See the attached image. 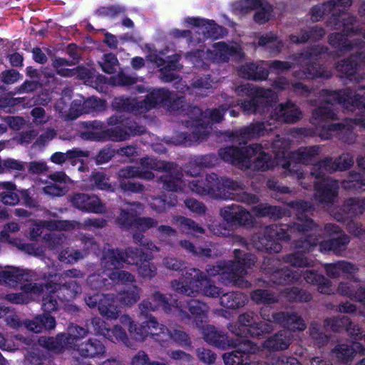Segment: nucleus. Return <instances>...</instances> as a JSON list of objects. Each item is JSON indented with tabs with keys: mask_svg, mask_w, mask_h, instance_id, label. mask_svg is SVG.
<instances>
[{
	"mask_svg": "<svg viewBox=\"0 0 365 365\" xmlns=\"http://www.w3.org/2000/svg\"><path fill=\"white\" fill-rule=\"evenodd\" d=\"M291 207L297 217V222L292 227H266L262 234L253 237V244L257 250L279 252L281 245L277 240H289L299 236L300 239L295 241V248L297 250L287 255L284 260L294 267H313L315 261L304 256V253L312 251L318 244L321 252L333 251L339 253L349 243V237L342 234L328 241L319 242L316 235L317 226L307 215L312 206L305 202H295L291 203Z\"/></svg>",
	"mask_w": 365,
	"mask_h": 365,
	"instance_id": "f257e3e1",
	"label": "nucleus"
},
{
	"mask_svg": "<svg viewBox=\"0 0 365 365\" xmlns=\"http://www.w3.org/2000/svg\"><path fill=\"white\" fill-rule=\"evenodd\" d=\"M324 105L319 106L312 113V121L321 128L319 135L324 140L331 138L334 133H347L356 127L365 128V119L345 120L344 123H333L330 120L336 118V113L331 107L334 103L341 104L343 108L350 111L359 110L365 114V87L358 88L354 93L350 89L339 92L323 91Z\"/></svg>",
	"mask_w": 365,
	"mask_h": 365,
	"instance_id": "f03ea898",
	"label": "nucleus"
},
{
	"mask_svg": "<svg viewBox=\"0 0 365 365\" xmlns=\"http://www.w3.org/2000/svg\"><path fill=\"white\" fill-rule=\"evenodd\" d=\"M269 312V309L267 307L261 309L260 314L262 319L267 322L260 323L255 322L252 313L241 314L238 318L237 323L231 324L229 329L237 336L259 337L272 331L273 324H279L292 329L304 330L307 328L303 319L297 314L277 312L270 317L267 313Z\"/></svg>",
	"mask_w": 365,
	"mask_h": 365,
	"instance_id": "7ed1b4c3",
	"label": "nucleus"
},
{
	"mask_svg": "<svg viewBox=\"0 0 365 365\" xmlns=\"http://www.w3.org/2000/svg\"><path fill=\"white\" fill-rule=\"evenodd\" d=\"M282 140H276L272 144V149L276 155L277 162L267 154L261 145L253 144L245 148H237L226 147L221 148L219 155L222 160L237 166L241 169L253 168L262 171L271 169L279 165V158L275 150L282 151Z\"/></svg>",
	"mask_w": 365,
	"mask_h": 365,
	"instance_id": "20e7f679",
	"label": "nucleus"
},
{
	"mask_svg": "<svg viewBox=\"0 0 365 365\" xmlns=\"http://www.w3.org/2000/svg\"><path fill=\"white\" fill-rule=\"evenodd\" d=\"M152 170L165 171V174L160 177L165 190L178 191L185 187V181L181 178L182 173L175 171L173 164L150 158H142L140 167L129 166L120 170L118 175L121 179L138 178L152 180L154 178Z\"/></svg>",
	"mask_w": 365,
	"mask_h": 365,
	"instance_id": "39448f33",
	"label": "nucleus"
},
{
	"mask_svg": "<svg viewBox=\"0 0 365 365\" xmlns=\"http://www.w3.org/2000/svg\"><path fill=\"white\" fill-rule=\"evenodd\" d=\"M353 164V157L349 153H345L334 163L327 158L314 165L311 175L317 179V181L314 182L315 197L319 202H331L338 193V182L326 177V174L336 170H346Z\"/></svg>",
	"mask_w": 365,
	"mask_h": 365,
	"instance_id": "423d86ee",
	"label": "nucleus"
},
{
	"mask_svg": "<svg viewBox=\"0 0 365 365\" xmlns=\"http://www.w3.org/2000/svg\"><path fill=\"white\" fill-rule=\"evenodd\" d=\"M234 253L235 262H220L215 266H209L206 269L207 274L210 277L219 275L220 280L225 284L232 283L240 287H249L250 284L243 277L255 265V257L251 254H246L241 258L240 250H235Z\"/></svg>",
	"mask_w": 365,
	"mask_h": 365,
	"instance_id": "0eeeda50",
	"label": "nucleus"
},
{
	"mask_svg": "<svg viewBox=\"0 0 365 365\" xmlns=\"http://www.w3.org/2000/svg\"><path fill=\"white\" fill-rule=\"evenodd\" d=\"M189 188L200 195H208L215 198L235 199L234 192L242 190L243 185L230 178H221L215 173L206 176L205 179L194 180L189 182Z\"/></svg>",
	"mask_w": 365,
	"mask_h": 365,
	"instance_id": "6e6552de",
	"label": "nucleus"
},
{
	"mask_svg": "<svg viewBox=\"0 0 365 365\" xmlns=\"http://www.w3.org/2000/svg\"><path fill=\"white\" fill-rule=\"evenodd\" d=\"M282 151L275 150L279 164L284 170L286 176L290 175L297 180L304 178V173L301 170L299 164H309L314 162L319 154V146L300 148L296 152L289 153L288 143L282 141Z\"/></svg>",
	"mask_w": 365,
	"mask_h": 365,
	"instance_id": "1a4fd4ad",
	"label": "nucleus"
},
{
	"mask_svg": "<svg viewBox=\"0 0 365 365\" xmlns=\"http://www.w3.org/2000/svg\"><path fill=\"white\" fill-rule=\"evenodd\" d=\"M171 285L178 293L187 296H195L200 290L204 295L210 297H217L220 294V289L209 284L206 276L194 268L187 269L183 274L182 282L173 280Z\"/></svg>",
	"mask_w": 365,
	"mask_h": 365,
	"instance_id": "9d476101",
	"label": "nucleus"
},
{
	"mask_svg": "<svg viewBox=\"0 0 365 365\" xmlns=\"http://www.w3.org/2000/svg\"><path fill=\"white\" fill-rule=\"evenodd\" d=\"M173 97L165 89L154 90L150 92L146 98L138 101L135 98H115L113 106L118 110H127L135 114H143L155 108L158 105L168 106Z\"/></svg>",
	"mask_w": 365,
	"mask_h": 365,
	"instance_id": "9b49d317",
	"label": "nucleus"
},
{
	"mask_svg": "<svg viewBox=\"0 0 365 365\" xmlns=\"http://www.w3.org/2000/svg\"><path fill=\"white\" fill-rule=\"evenodd\" d=\"M235 92L238 96H252V98L242 103L243 111L247 114L264 113L271 106L269 98L272 96L270 89H264L251 86L250 84L241 85L236 88Z\"/></svg>",
	"mask_w": 365,
	"mask_h": 365,
	"instance_id": "f8f14e48",
	"label": "nucleus"
},
{
	"mask_svg": "<svg viewBox=\"0 0 365 365\" xmlns=\"http://www.w3.org/2000/svg\"><path fill=\"white\" fill-rule=\"evenodd\" d=\"M230 106V104L227 106H222L218 108L207 109L205 112H202L200 108L194 107L192 109V115L199 116L191 123L192 126L195 128L194 137L200 141L205 140L210 133V124L221 121L224 113Z\"/></svg>",
	"mask_w": 365,
	"mask_h": 365,
	"instance_id": "ddd939ff",
	"label": "nucleus"
},
{
	"mask_svg": "<svg viewBox=\"0 0 365 365\" xmlns=\"http://www.w3.org/2000/svg\"><path fill=\"white\" fill-rule=\"evenodd\" d=\"M120 321L128 329L130 334L140 341H144L148 336H159L160 334L166 335L168 332V329L163 324H160L154 317H150L148 321L142 323L140 327H137L127 314L121 316Z\"/></svg>",
	"mask_w": 365,
	"mask_h": 365,
	"instance_id": "4468645a",
	"label": "nucleus"
},
{
	"mask_svg": "<svg viewBox=\"0 0 365 365\" xmlns=\"http://www.w3.org/2000/svg\"><path fill=\"white\" fill-rule=\"evenodd\" d=\"M108 123L110 125H115L118 124L119 125L113 128L105 130L106 141L112 140L118 142L126 140L130 136L140 135L145 131L143 126L138 125L135 122H131L128 119L122 120L120 118L117 116H112L109 118Z\"/></svg>",
	"mask_w": 365,
	"mask_h": 365,
	"instance_id": "2eb2a0df",
	"label": "nucleus"
},
{
	"mask_svg": "<svg viewBox=\"0 0 365 365\" xmlns=\"http://www.w3.org/2000/svg\"><path fill=\"white\" fill-rule=\"evenodd\" d=\"M140 252L138 249L128 247L124 252L119 250H108L101 259V266L108 269H120L123 264H138Z\"/></svg>",
	"mask_w": 365,
	"mask_h": 365,
	"instance_id": "dca6fc26",
	"label": "nucleus"
},
{
	"mask_svg": "<svg viewBox=\"0 0 365 365\" xmlns=\"http://www.w3.org/2000/svg\"><path fill=\"white\" fill-rule=\"evenodd\" d=\"M87 305L91 308L98 306L99 313L108 319H116L119 317L120 309L116 305L117 297L113 294H95L85 299Z\"/></svg>",
	"mask_w": 365,
	"mask_h": 365,
	"instance_id": "f3484780",
	"label": "nucleus"
},
{
	"mask_svg": "<svg viewBox=\"0 0 365 365\" xmlns=\"http://www.w3.org/2000/svg\"><path fill=\"white\" fill-rule=\"evenodd\" d=\"M231 346L237 347L232 352L225 353L223 360L225 365H247L250 360V354L255 353L258 347L250 340L231 341Z\"/></svg>",
	"mask_w": 365,
	"mask_h": 365,
	"instance_id": "a211bd4d",
	"label": "nucleus"
},
{
	"mask_svg": "<svg viewBox=\"0 0 365 365\" xmlns=\"http://www.w3.org/2000/svg\"><path fill=\"white\" fill-rule=\"evenodd\" d=\"M321 50L314 48L313 52L302 53L299 57L297 62L302 67L306 66V69L297 73L299 78H312L317 77L329 78L331 76L329 71H325L323 68L317 64L315 61L317 56L321 53Z\"/></svg>",
	"mask_w": 365,
	"mask_h": 365,
	"instance_id": "6ab92c4d",
	"label": "nucleus"
},
{
	"mask_svg": "<svg viewBox=\"0 0 365 365\" xmlns=\"http://www.w3.org/2000/svg\"><path fill=\"white\" fill-rule=\"evenodd\" d=\"M69 202L75 208L86 212L103 213L106 205L96 195L76 192L69 197Z\"/></svg>",
	"mask_w": 365,
	"mask_h": 365,
	"instance_id": "aec40b11",
	"label": "nucleus"
},
{
	"mask_svg": "<svg viewBox=\"0 0 365 365\" xmlns=\"http://www.w3.org/2000/svg\"><path fill=\"white\" fill-rule=\"evenodd\" d=\"M91 324L94 331L98 334L102 335L111 341H122L127 346H130L127 334L120 326L115 325L113 329H109L107 327L106 323L98 317L93 318Z\"/></svg>",
	"mask_w": 365,
	"mask_h": 365,
	"instance_id": "412c9836",
	"label": "nucleus"
},
{
	"mask_svg": "<svg viewBox=\"0 0 365 365\" xmlns=\"http://www.w3.org/2000/svg\"><path fill=\"white\" fill-rule=\"evenodd\" d=\"M207 58L217 63L224 62L228 60L230 56L242 54L241 48L237 43L230 46L224 42H217L213 45L212 50H207Z\"/></svg>",
	"mask_w": 365,
	"mask_h": 365,
	"instance_id": "4be33fe9",
	"label": "nucleus"
},
{
	"mask_svg": "<svg viewBox=\"0 0 365 365\" xmlns=\"http://www.w3.org/2000/svg\"><path fill=\"white\" fill-rule=\"evenodd\" d=\"M272 118L281 122L293 123L302 117L301 110L290 101L279 104L271 113Z\"/></svg>",
	"mask_w": 365,
	"mask_h": 365,
	"instance_id": "5701e85b",
	"label": "nucleus"
},
{
	"mask_svg": "<svg viewBox=\"0 0 365 365\" xmlns=\"http://www.w3.org/2000/svg\"><path fill=\"white\" fill-rule=\"evenodd\" d=\"M73 351L82 358L94 359L105 356L106 349L100 340L93 338L81 343Z\"/></svg>",
	"mask_w": 365,
	"mask_h": 365,
	"instance_id": "b1692460",
	"label": "nucleus"
},
{
	"mask_svg": "<svg viewBox=\"0 0 365 365\" xmlns=\"http://www.w3.org/2000/svg\"><path fill=\"white\" fill-rule=\"evenodd\" d=\"M46 288L51 292L57 291L58 297H62L66 301H70L81 292V286L76 281L53 282L46 284Z\"/></svg>",
	"mask_w": 365,
	"mask_h": 365,
	"instance_id": "393cba45",
	"label": "nucleus"
},
{
	"mask_svg": "<svg viewBox=\"0 0 365 365\" xmlns=\"http://www.w3.org/2000/svg\"><path fill=\"white\" fill-rule=\"evenodd\" d=\"M22 292L20 293H14L7 294L6 299L15 304L28 303L35 299V297H38L43 290V284H27L21 287Z\"/></svg>",
	"mask_w": 365,
	"mask_h": 365,
	"instance_id": "a878e982",
	"label": "nucleus"
},
{
	"mask_svg": "<svg viewBox=\"0 0 365 365\" xmlns=\"http://www.w3.org/2000/svg\"><path fill=\"white\" fill-rule=\"evenodd\" d=\"M151 299L152 302L149 300H144L139 304L138 307L141 314L155 311L160 307H162L165 311H169L171 309V306L176 307V308L180 309V312H184L182 310L183 306L182 304L179 305L177 301H174L173 304L169 303L165 297L159 292H155L153 294Z\"/></svg>",
	"mask_w": 365,
	"mask_h": 365,
	"instance_id": "bb28decb",
	"label": "nucleus"
},
{
	"mask_svg": "<svg viewBox=\"0 0 365 365\" xmlns=\"http://www.w3.org/2000/svg\"><path fill=\"white\" fill-rule=\"evenodd\" d=\"M104 101L94 97L88 98L86 100H75L71 103V111L76 108L75 113L70 115L71 118H76L83 113H90L100 110L104 107Z\"/></svg>",
	"mask_w": 365,
	"mask_h": 365,
	"instance_id": "cd10ccee",
	"label": "nucleus"
},
{
	"mask_svg": "<svg viewBox=\"0 0 365 365\" xmlns=\"http://www.w3.org/2000/svg\"><path fill=\"white\" fill-rule=\"evenodd\" d=\"M344 26L343 34L336 33L329 36V42L331 45L336 48H339L341 51L343 50H346L348 46V43H349L351 41H355L354 38V35L351 32V27L350 25H352V20L349 21L348 23H341L339 21L336 24V29H340L341 26Z\"/></svg>",
	"mask_w": 365,
	"mask_h": 365,
	"instance_id": "c85d7f7f",
	"label": "nucleus"
},
{
	"mask_svg": "<svg viewBox=\"0 0 365 365\" xmlns=\"http://www.w3.org/2000/svg\"><path fill=\"white\" fill-rule=\"evenodd\" d=\"M364 354L365 348L359 342H353L351 345L346 344H338L332 351L333 356L338 361L347 363L351 361L355 354Z\"/></svg>",
	"mask_w": 365,
	"mask_h": 365,
	"instance_id": "c756f323",
	"label": "nucleus"
},
{
	"mask_svg": "<svg viewBox=\"0 0 365 365\" xmlns=\"http://www.w3.org/2000/svg\"><path fill=\"white\" fill-rule=\"evenodd\" d=\"M324 323L326 327H329L334 331H338L341 329L345 328L346 331L355 339H361L364 336L359 327L352 324L346 317L340 319H327Z\"/></svg>",
	"mask_w": 365,
	"mask_h": 365,
	"instance_id": "7c9ffc66",
	"label": "nucleus"
},
{
	"mask_svg": "<svg viewBox=\"0 0 365 365\" xmlns=\"http://www.w3.org/2000/svg\"><path fill=\"white\" fill-rule=\"evenodd\" d=\"M24 325L29 331L41 333L43 329H53L56 322L53 317L45 313L36 316L32 320L25 321Z\"/></svg>",
	"mask_w": 365,
	"mask_h": 365,
	"instance_id": "2f4dec72",
	"label": "nucleus"
},
{
	"mask_svg": "<svg viewBox=\"0 0 365 365\" xmlns=\"http://www.w3.org/2000/svg\"><path fill=\"white\" fill-rule=\"evenodd\" d=\"M283 327H285V326ZM286 328L287 330L280 331L265 341L263 344L264 347L272 351L287 349L291 341V331L298 330V329H292L287 327ZM299 331L300 330L299 329Z\"/></svg>",
	"mask_w": 365,
	"mask_h": 365,
	"instance_id": "473e14b6",
	"label": "nucleus"
},
{
	"mask_svg": "<svg viewBox=\"0 0 365 365\" xmlns=\"http://www.w3.org/2000/svg\"><path fill=\"white\" fill-rule=\"evenodd\" d=\"M202 334L204 339L208 344L217 348L226 349L232 345L225 334L217 331L212 326L207 325L204 327Z\"/></svg>",
	"mask_w": 365,
	"mask_h": 365,
	"instance_id": "72a5a7b5",
	"label": "nucleus"
},
{
	"mask_svg": "<svg viewBox=\"0 0 365 365\" xmlns=\"http://www.w3.org/2000/svg\"><path fill=\"white\" fill-rule=\"evenodd\" d=\"M28 274L25 270L14 267H7L0 271V284L9 287H16L25 279Z\"/></svg>",
	"mask_w": 365,
	"mask_h": 365,
	"instance_id": "f704fd0d",
	"label": "nucleus"
},
{
	"mask_svg": "<svg viewBox=\"0 0 365 365\" xmlns=\"http://www.w3.org/2000/svg\"><path fill=\"white\" fill-rule=\"evenodd\" d=\"M354 62L355 60L353 58L348 59L347 61H342L338 63L336 69L351 81H359V78L357 76L358 71L360 68L365 66V56H363L362 60L360 63Z\"/></svg>",
	"mask_w": 365,
	"mask_h": 365,
	"instance_id": "c9c22d12",
	"label": "nucleus"
},
{
	"mask_svg": "<svg viewBox=\"0 0 365 365\" xmlns=\"http://www.w3.org/2000/svg\"><path fill=\"white\" fill-rule=\"evenodd\" d=\"M88 331L78 325L71 324L68 327L67 334H64V341L67 349L74 350L79 345L78 342L85 338Z\"/></svg>",
	"mask_w": 365,
	"mask_h": 365,
	"instance_id": "e433bc0d",
	"label": "nucleus"
},
{
	"mask_svg": "<svg viewBox=\"0 0 365 365\" xmlns=\"http://www.w3.org/2000/svg\"><path fill=\"white\" fill-rule=\"evenodd\" d=\"M89 190H101L106 191H114L113 185L110 182V178L102 171H94L88 178Z\"/></svg>",
	"mask_w": 365,
	"mask_h": 365,
	"instance_id": "4c0bfd02",
	"label": "nucleus"
},
{
	"mask_svg": "<svg viewBox=\"0 0 365 365\" xmlns=\"http://www.w3.org/2000/svg\"><path fill=\"white\" fill-rule=\"evenodd\" d=\"M143 210V205L139 202H133L128 211L122 210L118 218V223L123 227H134L135 219Z\"/></svg>",
	"mask_w": 365,
	"mask_h": 365,
	"instance_id": "58836bf2",
	"label": "nucleus"
},
{
	"mask_svg": "<svg viewBox=\"0 0 365 365\" xmlns=\"http://www.w3.org/2000/svg\"><path fill=\"white\" fill-rule=\"evenodd\" d=\"M16 186L12 182H0V200L4 205H15L19 202Z\"/></svg>",
	"mask_w": 365,
	"mask_h": 365,
	"instance_id": "ea45409f",
	"label": "nucleus"
},
{
	"mask_svg": "<svg viewBox=\"0 0 365 365\" xmlns=\"http://www.w3.org/2000/svg\"><path fill=\"white\" fill-rule=\"evenodd\" d=\"M304 279L307 283L317 284L318 291L322 294H329L333 292L329 281L322 275H319L313 271H307L304 273Z\"/></svg>",
	"mask_w": 365,
	"mask_h": 365,
	"instance_id": "a19ab883",
	"label": "nucleus"
},
{
	"mask_svg": "<svg viewBox=\"0 0 365 365\" xmlns=\"http://www.w3.org/2000/svg\"><path fill=\"white\" fill-rule=\"evenodd\" d=\"M259 65L254 63H246L242 66L239 69V75L245 78L254 80H263L268 76V71L266 68L260 67L259 71H255L258 69Z\"/></svg>",
	"mask_w": 365,
	"mask_h": 365,
	"instance_id": "79ce46f5",
	"label": "nucleus"
},
{
	"mask_svg": "<svg viewBox=\"0 0 365 365\" xmlns=\"http://www.w3.org/2000/svg\"><path fill=\"white\" fill-rule=\"evenodd\" d=\"M357 269L354 265L347 262H338L325 265L326 272L331 277H337L341 274H352Z\"/></svg>",
	"mask_w": 365,
	"mask_h": 365,
	"instance_id": "37998d69",
	"label": "nucleus"
},
{
	"mask_svg": "<svg viewBox=\"0 0 365 365\" xmlns=\"http://www.w3.org/2000/svg\"><path fill=\"white\" fill-rule=\"evenodd\" d=\"M180 56L174 55L169 56L167 65L160 69V78L164 82H170L177 78V76L172 72L180 70L182 66L179 63Z\"/></svg>",
	"mask_w": 365,
	"mask_h": 365,
	"instance_id": "c03bdc74",
	"label": "nucleus"
},
{
	"mask_svg": "<svg viewBox=\"0 0 365 365\" xmlns=\"http://www.w3.org/2000/svg\"><path fill=\"white\" fill-rule=\"evenodd\" d=\"M247 300V297L242 293L230 292L221 297L220 304L227 308L237 309L244 306Z\"/></svg>",
	"mask_w": 365,
	"mask_h": 365,
	"instance_id": "a18cd8bd",
	"label": "nucleus"
},
{
	"mask_svg": "<svg viewBox=\"0 0 365 365\" xmlns=\"http://www.w3.org/2000/svg\"><path fill=\"white\" fill-rule=\"evenodd\" d=\"M141 289L136 285L130 286L128 289L118 294L117 299L125 306H132L140 297Z\"/></svg>",
	"mask_w": 365,
	"mask_h": 365,
	"instance_id": "49530a36",
	"label": "nucleus"
},
{
	"mask_svg": "<svg viewBox=\"0 0 365 365\" xmlns=\"http://www.w3.org/2000/svg\"><path fill=\"white\" fill-rule=\"evenodd\" d=\"M64 333L56 335V338L53 337H41L39 339V344L48 349L57 353L63 351L66 349L64 341Z\"/></svg>",
	"mask_w": 365,
	"mask_h": 365,
	"instance_id": "de8ad7c7",
	"label": "nucleus"
},
{
	"mask_svg": "<svg viewBox=\"0 0 365 365\" xmlns=\"http://www.w3.org/2000/svg\"><path fill=\"white\" fill-rule=\"evenodd\" d=\"M338 293L347 296L348 297L362 302L365 305V289L360 287L355 290L353 284L349 283H341L337 289Z\"/></svg>",
	"mask_w": 365,
	"mask_h": 365,
	"instance_id": "09e8293b",
	"label": "nucleus"
},
{
	"mask_svg": "<svg viewBox=\"0 0 365 365\" xmlns=\"http://www.w3.org/2000/svg\"><path fill=\"white\" fill-rule=\"evenodd\" d=\"M359 166L365 170V157L358 159ZM344 187L346 189L364 191L365 178H362L359 174H354L349 181L344 182Z\"/></svg>",
	"mask_w": 365,
	"mask_h": 365,
	"instance_id": "8fccbe9b",
	"label": "nucleus"
},
{
	"mask_svg": "<svg viewBox=\"0 0 365 365\" xmlns=\"http://www.w3.org/2000/svg\"><path fill=\"white\" fill-rule=\"evenodd\" d=\"M174 222L179 225L182 232H186L193 235L205 232V230L191 219L180 216L175 218Z\"/></svg>",
	"mask_w": 365,
	"mask_h": 365,
	"instance_id": "3c124183",
	"label": "nucleus"
},
{
	"mask_svg": "<svg viewBox=\"0 0 365 365\" xmlns=\"http://www.w3.org/2000/svg\"><path fill=\"white\" fill-rule=\"evenodd\" d=\"M79 223L75 221L51 220L42 222V226L50 230H71L79 227Z\"/></svg>",
	"mask_w": 365,
	"mask_h": 365,
	"instance_id": "603ef678",
	"label": "nucleus"
},
{
	"mask_svg": "<svg viewBox=\"0 0 365 365\" xmlns=\"http://www.w3.org/2000/svg\"><path fill=\"white\" fill-rule=\"evenodd\" d=\"M272 12L271 5L267 1L261 0L255 14L254 19L258 24H264L271 19Z\"/></svg>",
	"mask_w": 365,
	"mask_h": 365,
	"instance_id": "864d4df0",
	"label": "nucleus"
},
{
	"mask_svg": "<svg viewBox=\"0 0 365 365\" xmlns=\"http://www.w3.org/2000/svg\"><path fill=\"white\" fill-rule=\"evenodd\" d=\"M274 87L279 91L292 88L294 92L299 95H306L309 93L308 88L302 83H296L290 85L284 78H280L279 81L274 82Z\"/></svg>",
	"mask_w": 365,
	"mask_h": 365,
	"instance_id": "5fc2aeb1",
	"label": "nucleus"
},
{
	"mask_svg": "<svg viewBox=\"0 0 365 365\" xmlns=\"http://www.w3.org/2000/svg\"><path fill=\"white\" fill-rule=\"evenodd\" d=\"M103 268L105 269L104 272H108L106 275L113 282L125 283L135 281V277L126 271L119 270V269Z\"/></svg>",
	"mask_w": 365,
	"mask_h": 365,
	"instance_id": "6e6d98bb",
	"label": "nucleus"
},
{
	"mask_svg": "<svg viewBox=\"0 0 365 365\" xmlns=\"http://www.w3.org/2000/svg\"><path fill=\"white\" fill-rule=\"evenodd\" d=\"M43 290L41 293L46 292L48 294L43 296V303H42V309L46 312H55L58 309V301L56 297H58L57 291L50 292L46 288V284L43 285Z\"/></svg>",
	"mask_w": 365,
	"mask_h": 365,
	"instance_id": "4d7b16f0",
	"label": "nucleus"
},
{
	"mask_svg": "<svg viewBox=\"0 0 365 365\" xmlns=\"http://www.w3.org/2000/svg\"><path fill=\"white\" fill-rule=\"evenodd\" d=\"M252 299L257 304H270L277 302V298L267 290L257 289L251 294Z\"/></svg>",
	"mask_w": 365,
	"mask_h": 365,
	"instance_id": "13d9d810",
	"label": "nucleus"
},
{
	"mask_svg": "<svg viewBox=\"0 0 365 365\" xmlns=\"http://www.w3.org/2000/svg\"><path fill=\"white\" fill-rule=\"evenodd\" d=\"M253 212L257 217L271 216L272 217H279L282 215L279 207L263 204L254 207Z\"/></svg>",
	"mask_w": 365,
	"mask_h": 365,
	"instance_id": "bf43d9fd",
	"label": "nucleus"
},
{
	"mask_svg": "<svg viewBox=\"0 0 365 365\" xmlns=\"http://www.w3.org/2000/svg\"><path fill=\"white\" fill-rule=\"evenodd\" d=\"M299 279V274H294L288 269L278 270L272 274V282L274 284H282L284 282L297 281Z\"/></svg>",
	"mask_w": 365,
	"mask_h": 365,
	"instance_id": "052dcab7",
	"label": "nucleus"
},
{
	"mask_svg": "<svg viewBox=\"0 0 365 365\" xmlns=\"http://www.w3.org/2000/svg\"><path fill=\"white\" fill-rule=\"evenodd\" d=\"M177 203V198L175 196L170 197V200L167 202L160 197H153L149 202V205L152 210L157 212H163L166 210L168 207H173Z\"/></svg>",
	"mask_w": 365,
	"mask_h": 365,
	"instance_id": "680f3d73",
	"label": "nucleus"
},
{
	"mask_svg": "<svg viewBox=\"0 0 365 365\" xmlns=\"http://www.w3.org/2000/svg\"><path fill=\"white\" fill-rule=\"evenodd\" d=\"M98 63L105 73L110 74L115 72L118 61L114 54L106 53Z\"/></svg>",
	"mask_w": 365,
	"mask_h": 365,
	"instance_id": "e2e57ef3",
	"label": "nucleus"
},
{
	"mask_svg": "<svg viewBox=\"0 0 365 365\" xmlns=\"http://www.w3.org/2000/svg\"><path fill=\"white\" fill-rule=\"evenodd\" d=\"M187 307L191 314L196 318H200L201 322L206 318L208 307L205 304L197 300H191L187 304Z\"/></svg>",
	"mask_w": 365,
	"mask_h": 365,
	"instance_id": "0e129e2a",
	"label": "nucleus"
},
{
	"mask_svg": "<svg viewBox=\"0 0 365 365\" xmlns=\"http://www.w3.org/2000/svg\"><path fill=\"white\" fill-rule=\"evenodd\" d=\"M324 34L325 31L322 28L316 26L312 29L309 34L306 33L305 34L302 35L301 38H299L297 36H290V40L293 43H303L309 38L313 40L319 39L324 36Z\"/></svg>",
	"mask_w": 365,
	"mask_h": 365,
	"instance_id": "69168bd1",
	"label": "nucleus"
},
{
	"mask_svg": "<svg viewBox=\"0 0 365 365\" xmlns=\"http://www.w3.org/2000/svg\"><path fill=\"white\" fill-rule=\"evenodd\" d=\"M83 257V253L72 248H66L59 254L58 259L65 263H74Z\"/></svg>",
	"mask_w": 365,
	"mask_h": 365,
	"instance_id": "338daca9",
	"label": "nucleus"
},
{
	"mask_svg": "<svg viewBox=\"0 0 365 365\" xmlns=\"http://www.w3.org/2000/svg\"><path fill=\"white\" fill-rule=\"evenodd\" d=\"M284 297L289 301L309 302L312 297L309 294L301 292L297 288L287 289Z\"/></svg>",
	"mask_w": 365,
	"mask_h": 365,
	"instance_id": "774afa93",
	"label": "nucleus"
}]
</instances>
